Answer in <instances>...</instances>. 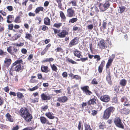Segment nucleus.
<instances>
[{"instance_id":"nucleus-1","label":"nucleus","mask_w":130,"mask_h":130,"mask_svg":"<svg viewBox=\"0 0 130 130\" xmlns=\"http://www.w3.org/2000/svg\"><path fill=\"white\" fill-rule=\"evenodd\" d=\"M23 61L22 59H18L13 63V65L15 67H14L15 71L17 72H22L23 70V66H21V64H23Z\"/></svg>"},{"instance_id":"nucleus-2","label":"nucleus","mask_w":130,"mask_h":130,"mask_svg":"<svg viewBox=\"0 0 130 130\" xmlns=\"http://www.w3.org/2000/svg\"><path fill=\"white\" fill-rule=\"evenodd\" d=\"M115 110V108L113 106L108 107L104 111L103 118L104 119H107L110 117L111 113H113Z\"/></svg>"},{"instance_id":"nucleus-3","label":"nucleus","mask_w":130,"mask_h":130,"mask_svg":"<svg viewBox=\"0 0 130 130\" xmlns=\"http://www.w3.org/2000/svg\"><path fill=\"white\" fill-rule=\"evenodd\" d=\"M53 30L55 34H57V36L58 38H63L65 37L68 34V33L66 30H62L61 31L57 29L53 28Z\"/></svg>"},{"instance_id":"nucleus-4","label":"nucleus","mask_w":130,"mask_h":130,"mask_svg":"<svg viewBox=\"0 0 130 130\" xmlns=\"http://www.w3.org/2000/svg\"><path fill=\"white\" fill-rule=\"evenodd\" d=\"M19 49L15 46H10L7 48L8 52L11 55L14 56H15V54L19 53Z\"/></svg>"},{"instance_id":"nucleus-5","label":"nucleus","mask_w":130,"mask_h":130,"mask_svg":"<svg viewBox=\"0 0 130 130\" xmlns=\"http://www.w3.org/2000/svg\"><path fill=\"white\" fill-rule=\"evenodd\" d=\"M114 123L117 127L122 129H124V126L121 120L119 118H115L114 120Z\"/></svg>"},{"instance_id":"nucleus-6","label":"nucleus","mask_w":130,"mask_h":130,"mask_svg":"<svg viewBox=\"0 0 130 130\" xmlns=\"http://www.w3.org/2000/svg\"><path fill=\"white\" fill-rule=\"evenodd\" d=\"M34 31V28L33 27H31L30 28L29 32H27L25 33V38L26 39L28 40L31 41H32L33 40V37L32 35L30 33Z\"/></svg>"},{"instance_id":"nucleus-7","label":"nucleus","mask_w":130,"mask_h":130,"mask_svg":"<svg viewBox=\"0 0 130 130\" xmlns=\"http://www.w3.org/2000/svg\"><path fill=\"white\" fill-rule=\"evenodd\" d=\"M80 89L84 93L87 95L90 96L92 94V92L89 90V87L88 86L81 87Z\"/></svg>"},{"instance_id":"nucleus-8","label":"nucleus","mask_w":130,"mask_h":130,"mask_svg":"<svg viewBox=\"0 0 130 130\" xmlns=\"http://www.w3.org/2000/svg\"><path fill=\"white\" fill-rule=\"evenodd\" d=\"M110 5V4L107 1L104 4H100L99 7L100 9L102 11H104L107 9Z\"/></svg>"},{"instance_id":"nucleus-9","label":"nucleus","mask_w":130,"mask_h":130,"mask_svg":"<svg viewBox=\"0 0 130 130\" xmlns=\"http://www.w3.org/2000/svg\"><path fill=\"white\" fill-rule=\"evenodd\" d=\"M67 16L69 18L72 17L75 15V11L72 7H71L67 9Z\"/></svg>"},{"instance_id":"nucleus-10","label":"nucleus","mask_w":130,"mask_h":130,"mask_svg":"<svg viewBox=\"0 0 130 130\" xmlns=\"http://www.w3.org/2000/svg\"><path fill=\"white\" fill-rule=\"evenodd\" d=\"M40 96L41 99L44 101L50 100L52 98V96L51 94L44 93L40 95Z\"/></svg>"},{"instance_id":"nucleus-11","label":"nucleus","mask_w":130,"mask_h":130,"mask_svg":"<svg viewBox=\"0 0 130 130\" xmlns=\"http://www.w3.org/2000/svg\"><path fill=\"white\" fill-rule=\"evenodd\" d=\"M97 99V98L94 95L91 96V98L87 102V104L88 106H90L91 105H94L96 104V101Z\"/></svg>"},{"instance_id":"nucleus-12","label":"nucleus","mask_w":130,"mask_h":130,"mask_svg":"<svg viewBox=\"0 0 130 130\" xmlns=\"http://www.w3.org/2000/svg\"><path fill=\"white\" fill-rule=\"evenodd\" d=\"M120 101L121 102L123 103V105L124 106L126 107L130 106V102H128L127 98L125 96H123L121 99Z\"/></svg>"},{"instance_id":"nucleus-13","label":"nucleus","mask_w":130,"mask_h":130,"mask_svg":"<svg viewBox=\"0 0 130 130\" xmlns=\"http://www.w3.org/2000/svg\"><path fill=\"white\" fill-rule=\"evenodd\" d=\"M79 39L77 37H75L69 42V45L70 47H71L77 44L78 42Z\"/></svg>"},{"instance_id":"nucleus-14","label":"nucleus","mask_w":130,"mask_h":130,"mask_svg":"<svg viewBox=\"0 0 130 130\" xmlns=\"http://www.w3.org/2000/svg\"><path fill=\"white\" fill-rule=\"evenodd\" d=\"M28 109L26 108H21L19 111V113L20 115L22 117L25 115L28 112Z\"/></svg>"},{"instance_id":"nucleus-15","label":"nucleus","mask_w":130,"mask_h":130,"mask_svg":"<svg viewBox=\"0 0 130 130\" xmlns=\"http://www.w3.org/2000/svg\"><path fill=\"white\" fill-rule=\"evenodd\" d=\"M40 119L41 123L43 124H47L48 125H51L52 123H50L49 121L45 117L43 116H41Z\"/></svg>"},{"instance_id":"nucleus-16","label":"nucleus","mask_w":130,"mask_h":130,"mask_svg":"<svg viewBox=\"0 0 130 130\" xmlns=\"http://www.w3.org/2000/svg\"><path fill=\"white\" fill-rule=\"evenodd\" d=\"M100 99L102 102H108L110 101V97L108 95H105L101 96L100 98Z\"/></svg>"},{"instance_id":"nucleus-17","label":"nucleus","mask_w":130,"mask_h":130,"mask_svg":"<svg viewBox=\"0 0 130 130\" xmlns=\"http://www.w3.org/2000/svg\"><path fill=\"white\" fill-rule=\"evenodd\" d=\"M24 120L27 122H29L31 121L32 117V115L29 112L23 117Z\"/></svg>"},{"instance_id":"nucleus-18","label":"nucleus","mask_w":130,"mask_h":130,"mask_svg":"<svg viewBox=\"0 0 130 130\" xmlns=\"http://www.w3.org/2000/svg\"><path fill=\"white\" fill-rule=\"evenodd\" d=\"M68 99L66 96L59 97L57 99V101L60 103H64L67 102Z\"/></svg>"},{"instance_id":"nucleus-19","label":"nucleus","mask_w":130,"mask_h":130,"mask_svg":"<svg viewBox=\"0 0 130 130\" xmlns=\"http://www.w3.org/2000/svg\"><path fill=\"white\" fill-rule=\"evenodd\" d=\"M98 45L99 47L101 49L106 48L107 46L105 45V41L104 40H101L98 43Z\"/></svg>"},{"instance_id":"nucleus-20","label":"nucleus","mask_w":130,"mask_h":130,"mask_svg":"<svg viewBox=\"0 0 130 130\" xmlns=\"http://www.w3.org/2000/svg\"><path fill=\"white\" fill-rule=\"evenodd\" d=\"M114 57L109 58L107 62L106 66V70H107L111 66Z\"/></svg>"},{"instance_id":"nucleus-21","label":"nucleus","mask_w":130,"mask_h":130,"mask_svg":"<svg viewBox=\"0 0 130 130\" xmlns=\"http://www.w3.org/2000/svg\"><path fill=\"white\" fill-rule=\"evenodd\" d=\"M105 63V61L104 60H103L101 62V63L98 67V71L100 73H101L103 71V67Z\"/></svg>"},{"instance_id":"nucleus-22","label":"nucleus","mask_w":130,"mask_h":130,"mask_svg":"<svg viewBox=\"0 0 130 130\" xmlns=\"http://www.w3.org/2000/svg\"><path fill=\"white\" fill-rule=\"evenodd\" d=\"M73 54L77 58H80L82 57V52L78 51V50L76 49L73 51Z\"/></svg>"},{"instance_id":"nucleus-23","label":"nucleus","mask_w":130,"mask_h":130,"mask_svg":"<svg viewBox=\"0 0 130 130\" xmlns=\"http://www.w3.org/2000/svg\"><path fill=\"white\" fill-rule=\"evenodd\" d=\"M130 110L126 108H124L120 110L121 113L123 115H127L130 112Z\"/></svg>"},{"instance_id":"nucleus-24","label":"nucleus","mask_w":130,"mask_h":130,"mask_svg":"<svg viewBox=\"0 0 130 130\" xmlns=\"http://www.w3.org/2000/svg\"><path fill=\"white\" fill-rule=\"evenodd\" d=\"M41 70L43 72L47 73L50 71L47 66H45L43 65L41 67Z\"/></svg>"},{"instance_id":"nucleus-25","label":"nucleus","mask_w":130,"mask_h":130,"mask_svg":"<svg viewBox=\"0 0 130 130\" xmlns=\"http://www.w3.org/2000/svg\"><path fill=\"white\" fill-rule=\"evenodd\" d=\"M7 22L9 23H11L14 19V17L13 15H9L7 17Z\"/></svg>"},{"instance_id":"nucleus-26","label":"nucleus","mask_w":130,"mask_h":130,"mask_svg":"<svg viewBox=\"0 0 130 130\" xmlns=\"http://www.w3.org/2000/svg\"><path fill=\"white\" fill-rule=\"evenodd\" d=\"M45 115L46 117L50 119H53L55 118V117L53 116V114L50 112H46Z\"/></svg>"},{"instance_id":"nucleus-27","label":"nucleus","mask_w":130,"mask_h":130,"mask_svg":"<svg viewBox=\"0 0 130 130\" xmlns=\"http://www.w3.org/2000/svg\"><path fill=\"white\" fill-rule=\"evenodd\" d=\"M11 62L12 60L10 59L6 58L4 61V63L8 67L10 65Z\"/></svg>"},{"instance_id":"nucleus-28","label":"nucleus","mask_w":130,"mask_h":130,"mask_svg":"<svg viewBox=\"0 0 130 130\" xmlns=\"http://www.w3.org/2000/svg\"><path fill=\"white\" fill-rule=\"evenodd\" d=\"M44 9L42 6H39L37 7L35 9V11L36 14H38L40 11L44 12Z\"/></svg>"},{"instance_id":"nucleus-29","label":"nucleus","mask_w":130,"mask_h":130,"mask_svg":"<svg viewBox=\"0 0 130 130\" xmlns=\"http://www.w3.org/2000/svg\"><path fill=\"white\" fill-rule=\"evenodd\" d=\"M106 80L107 81L108 83L110 85L112 84V81L111 80V77L110 75V71H109L108 73V75L106 77Z\"/></svg>"},{"instance_id":"nucleus-30","label":"nucleus","mask_w":130,"mask_h":130,"mask_svg":"<svg viewBox=\"0 0 130 130\" xmlns=\"http://www.w3.org/2000/svg\"><path fill=\"white\" fill-rule=\"evenodd\" d=\"M5 116L7 119L9 121L13 122V118L9 113H7L5 115Z\"/></svg>"},{"instance_id":"nucleus-31","label":"nucleus","mask_w":130,"mask_h":130,"mask_svg":"<svg viewBox=\"0 0 130 130\" xmlns=\"http://www.w3.org/2000/svg\"><path fill=\"white\" fill-rule=\"evenodd\" d=\"M77 0H72L68 3L69 6L71 4L73 6H76L77 5Z\"/></svg>"},{"instance_id":"nucleus-32","label":"nucleus","mask_w":130,"mask_h":130,"mask_svg":"<svg viewBox=\"0 0 130 130\" xmlns=\"http://www.w3.org/2000/svg\"><path fill=\"white\" fill-rule=\"evenodd\" d=\"M127 81L125 79L121 80L119 82V84L122 87L125 86L126 85Z\"/></svg>"},{"instance_id":"nucleus-33","label":"nucleus","mask_w":130,"mask_h":130,"mask_svg":"<svg viewBox=\"0 0 130 130\" xmlns=\"http://www.w3.org/2000/svg\"><path fill=\"white\" fill-rule=\"evenodd\" d=\"M44 23L46 25H50L51 24L50 20L48 17L45 18L44 20Z\"/></svg>"},{"instance_id":"nucleus-34","label":"nucleus","mask_w":130,"mask_h":130,"mask_svg":"<svg viewBox=\"0 0 130 130\" xmlns=\"http://www.w3.org/2000/svg\"><path fill=\"white\" fill-rule=\"evenodd\" d=\"M60 16L63 22H65L66 21V18L64 13L62 11H60Z\"/></svg>"},{"instance_id":"nucleus-35","label":"nucleus","mask_w":130,"mask_h":130,"mask_svg":"<svg viewBox=\"0 0 130 130\" xmlns=\"http://www.w3.org/2000/svg\"><path fill=\"white\" fill-rule=\"evenodd\" d=\"M107 24V23L106 21V20L103 21V23L102 24V27H100V30L101 31H103L102 27L104 29L106 28Z\"/></svg>"},{"instance_id":"nucleus-36","label":"nucleus","mask_w":130,"mask_h":130,"mask_svg":"<svg viewBox=\"0 0 130 130\" xmlns=\"http://www.w3.org/2000/svg\"><path fill=\"white\" fill-rule=\"evenodd\" d=\"M50 66L53 71L56 72H57L58 70V68L55 64H52L51 63H50Z\"/></svg>"},{"instance_id":"nucleus-37","label":"nucleus","mask_w":130,"mask_h":130,"mask_svg":"<svg viewBox=\"0 0 130 130\" xmlns=\"http://www.w3.org/2000/svg\"><path fill=\"white\" fill-rule=\"evenodd\" d=\"M99 125V128L101 129H104L105 127V122H103L102 123H100Z\"/></svg>"},{"instance_id":"nucleus-38","label":"nucleus","mask_w":130,"mask_h":130,"mask_svg":"<svg viewBox=\"0 0 130 130\" xmlns=\"http://www.w3.org/2000/svg\"><path fill=\"white\" fill-rule=\"evenodd\" d=\"M14 69V66L12 64L9 71V74L12 76H13L14 74V71H15V70Z\"/></svg>"},{"instance_id":"nucleus-39","label":"nucleus","mask_w":130,"mask_h":130,"mask_svg":"<svg viewBox=\"0 0 130 130\" xmlns=\"http://www.w3.org/2000/svg\"><path fill=\"white\" fill-rule=\"evenodd\" d=\"M77 127L78 130H83V125L81 121L79 122Z\"/></svg>"},{"instance_id":"nucleus-40","label":"nucleus","mask_w":130,"mask_h":130,"mask_svg":"<svg viewBox=\"0 0 130 130\" xmlns=\"http://www.w3.org/2000/svg\"><path fill=\"white\" fill-rule=\"evenodd\" d=\"M17 96L18 98L19 99H21L24 97L23 95L19 92L17 93Z\"/></svg>"},{"instance_id":"nucleus-41","label":"nucleus","mask_w":130,"mask_h":130,"mask_svg":"<svg viewBox=\"0 0 130 130\" xmlns=\"http://www.w3.org/2000/svg\"><path fill=\"white\" fill-rule=\"evenodd\" d=\"M55 1L58 4V7L62 9V4L61 3L62 0H55Z\"/></svg>"},{"instance_id":"nucleus-42","label":"nucleus","mask_w":130,"mask_h":130,"mask_svg":"<svg viewBox=\"0 0 130 130\" xmlns=\"http://www.w3.org/2000/svg\"><path fill=\"white\" fill-rule=\"evenodd\" d=\"M14 22L16 23H20L21 22V21L20 17V16H17L15 19Z\"/></svg>"},{"instance_id":"nucleus-43","label":"nucleus","mask_w":130,"mask_h":130,"mask_svg":"<svg viewBox=\"0 0 130 130\" xmlns=\"http://www.w3.org/2000/svg\"><path fill=\"white\" fill-rule=\"evenodd\" d=\"M77 20L78 19L77 18H73L69 20V22L70 23H74L76 22Z\"/></svg>"},{"instance_id":"nucleus-44","label":"nucleus","mask_w":130,"mask_h":130,"mask_svg":"<svg viewBox=\"0 0 130 130\" xmlns=\"http://www.w3.org/2000/svg\"><path fill=\"white\" fill-rule=\"evenodd\" d=\"M85 130H92L89 125L86 124H84Z\"/></svg>"},{"instance_id":"nucleus-45","label":"nucleus","mask_w":130,"mask_h":130,"mask_svg":"<svg viewBox=\"0 0 130 130\" xmlns=\"http://www.w3.org/2000/svg\"><path fill=\"white\" fill-rule=\"evenodd\" d=\"M61 23H55L53 25V27H55L57 28H59L62 26Z\"/></svg>"},{"instance_id":"nucleus-46","label":"nucleus","mask_w":130,"mask_h":130,"mask_svg":"<svg viewBox=\"0 0 130 130\" xmlns=\"http://www.w3.org/2000/svg\"><path fill=\"white\" fill-rule=\"evenodd\" d=\"M55 51L56 52H61L62 53L63 52V49L61 47H57L55 50Z\"/></svg>"},{"instance_id":"nucleus-47","label":"nucleus","mask_w":130,"mask_h":130,"mask_svg":"<svg viewBox=\"0 0 130 130\" xmlns=\"http://www.w3.org/2000/svg\"><path fill=\"white\" fill-rule=\"evenodd\" d=\"M66 61H68L69 62L71 63L72 64L77 63V62H76L75 61L73 60L72 59H71L69 58H68L66 59Z\"/></svg>"},{"instance_id":"nucleus-48","label":"nucleus","mask_w":130,"mask_h":130,"mask_svg":"<svg viewBox=\"0 0 130 130\" xmlns=\"http://www.w3.org/2000/svg\"><path fill=\"white\" fill-rule=\"evenodd\" d=\"M30 100L31 103H35L38 102L39 98H36L34 99H30Z\"/></svg>"},{"instance_id":"nucleus-49","label":"nucleus","mask_w":130,"mask_h":130,"mask_svg":"<svg viewBox=\"0 0 130 130\" xmlns=\"http://www.w3.org/2000/svg\"><path fill=\"white\" fill-rule=\"evenodd\" d=\"M120 86L119 85H116L114 87V91L116 93H118L119 91Z\"/></svg>"},{"instance_id":"nucleus-50","label":"nucleus","mask_w":130,"mask_h":130,"mask_svg":"<svg viewBox=\"0 0 130 130\" xmlns=\"http://www.w3.org/2000/svg\"><path fill=\"white\" fill-rule=\"evenodd\" d=\"M119 7L120 10V13H123L125 10V8L123 6H119Z\"/></svg>"},{"instance_id":"nucleus-51","label":"nucleus","mask_w":130,"mask_h":130,"mask_svg":"<svg viewBox=\"0 0 130 130\" xmlns=\"http://www.w3.org/2000/svg\"><path fill=\"white\" fill-rule=\"evenodd\" d=\"M83 56L82 55V57L80 58V59H78L77 60L78 61L80 60L83 62H84L88 60V58L87 57L83 58Z\"/></svg>"},{"instance_id":"nucleus-52","label":"nucleus","mask_w":130,"mask_h":130,"mask_svg":"<svg viewBox=\"0 0 130 130\" xmlns=\"http://www.w3.org/2000/svg\"><path fill=\"white\" fill-rule=\"evenodd\" d=\"M36 77V76H32L31 77V79H30V81L32 83H34L35 82H37L36 80H33L34 78H35Z\"/></svg>"},{"instance_id":"nucleus-53","label":"nucleus","mask_w":130,"mask_h":130,"mask_svg":"<svg viewBox=\"0 0 130 130\" xmlns=\"http://www.w3.org/2000/svg\"><path fill=\"white\" fill-rule=\"evenodd\" d=\"M8 126L5 125L0 124V128L2 129H7Z\"/></svg>"},{"instance_id":"nucleus-54","label":"nucleus","mask_w":130,"mask_h":130,"mask_svg":"<svg viewBox=\"0 0 130 130\" xmlns=\"http://www.w3.org/2000/svg\"><path fill=\"white\" fill-rule=\"evenodd\" d=\"M38 88V86H36L32 88H29V90L31 91H33L37 89Z\"/></svg>"},{"instance_id":"nucleus-55","label":"nucleus","mask_w":130,"mask_h":130,"mask_svg":"<svg viewBox=\"0 0 130 130\" xmlns=\"http://www.w3.org/2000/svg\"><path fill=\"white\" fill-rule=\"evenodd\" d=\"M7 53L6 52H4L2 50L0 49V55L2 56L3 55H5L7 54Z\"/></svg>"},{"instance_id":"nucleus-56","label":"nucleus","mask_w":130,"mask_h":130,"mask_svg":"<svg viewBox=\"0 0 130 130\" xmlns=\"http://www.w3.org/2000/svg\"><path fill=\"white\" fill-rule=\"evenodd\" d=\"M35 20L38 21V23L39 24H40L42 21V18L41 17L39 16H37Z\"/></svg>"},{"instance_id":"nucleus-57","label":"nucleus","mask_w":130,"mask_h":130,"mask_svg":"<svg viewBox=\"0 0 130 130\" xmlns=\"http://www.w3.org/2000/svg\"><path fill=\"white\" fill-rule=\"evenodd\" d=\"M93 27V26L92 24L88 25L87 26V28L88 30H92Z\"/></svg>"},{"instance_id":"nucleus-58","label":"nucleus","mask_w":130,"mask_h":130,"mask_svg":"<svg viewBox=\"0 0 130 130\" xmlns=\"http://www.w3.org/2000/svg\"><path fill=\"white\" fill-rule=\"evenodd\" d=\"M6 8L8 11H11L13 10V7L11 6H7Z\"/></svg>"},{"instance_id":"nucleus-59","label":"nucleus","mask_w":130,"mask_h":130,"mask_svg":"<svg viewBox=\"0 0 130 130\" xmlns=\"http://www.w3.org/2000/svg\"><path fill=\"white\" fill-rule=\"evenodd\" d=\"M94 59H97L96 60L98 61L100 60L101 58L100 56L99 55H96L94 56Z\"/></svg>"},{"instance_id":"nucleus-60","label":"nucleus","mask_w":130,"mask_h":130,"mask_svg":"<svg viewBox=\"0 0 130 130\" xmlns=\"http://www.w3.org/2000/svg\"><path fill=\"white\" fill-rule=\"evenodd\" d=\"M22 130H34V128L32 127H29L23 128Z\"/></svg>"},{"instance_id":"nucleus-61","label":"nucleus","mask_w":130,"mask_h":130,"mask_svg":"<svg viewBox=\"0 0 130 130\" xmlns=\"http://www.w3.org/2000/svg\"><path fill=\"white\" fill-rule=\"evenodd\" d=\"M118 99L117 97H114L112 99V102L113 103H116L118 102Z\"/></svg>"},{"instance_id":"nucleus-62","label":"nucleus","mask_w":130,"mask_h":130,"mask_svg":"<svg viewBox=\"0 0 130 130\" xmlns=\"http://www.w3.org/2000/svg\"><path fill=\"white\" fill-rule=\"evenodd\" d=\"M91 83L92 84L94 85H96L98 84V82L96 81V80L95 78H94L92 80Z\"/></svg>"},{"instance_id":"nucleus-63","label":"nucleus","mask_w":130,"mask_h":130,"mask_svg":"<svg viewBox=\"0 0 130 130\" xmlns=\"http://www.w3.org/2000/svg\"><path fill=\"white\" fill-rule=\"evenodd\" d=\"M4 90L6 92L8 93L9 91V87L7 86L6 87H5L3 88Z\"/></svg>"},{"instance_id":"nucleus-64","label":"nucleus","mask_w":130,"mask_h":130,"mask_svg":"<svg viewBox=\"0 0 130 130\" xmlns=\"http://www.w3.org/2000/svg\"><path fill=\"white\" fill-rule=\"evenodd\" d=\"M48 106L47 105H45L44 107H42L41 108V110L42 111H45L48 109Z\"/></svg>"}]
</instances>
